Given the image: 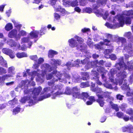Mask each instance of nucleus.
<instances>
[{"label":"nucleus","mask_w":133,"mask_h":133,"mask_svg":"<svg viewBox=\"0 0 133 133\" xmlns=\"http://www.w3.org/2000/svg\"><path fill=\"white\" fill-rule=\"evenodd\" d=\"M44 61L43 59L42 58H40L38 59V61H36L35 64L33 65V68L35 69L36 70H35L33 72L31 73L29 72L30 71L29 70H26V72H25L23 75V76L25 77L26 76V74L30 75L31 76V79L32 80L33 78L35 76V74L36 75V80L37 81L41 83L43 82L44 80L45 77V75L47 73L50 72L52 70H53V72L51 74H49L47 75L46 77L47 79H50L52 78V76L54 77L53 80L55 81H57L58 79L60 82H64V80L63 78L62 75L59 72L57 71L55 69L57 68L56 66L57 65H59L61 64V61L58 60H55L54 59L51 60V64L53 65L54 66V69L51 67L50 66L47 64H44L42 65L41 68L42 69V74L41 75L38 72H40L38 70V68L39 66V64Z\"/></svg>","instance_id":"1"},{"label":"nucleus","mask_w":133,"mask_h":133,"mask_svg":"<svg viewBox=\"0 0 133 133\" xmlns=\"http://www.w3.org/2000/svg\"><path fill=\"white\" fill-rule=\"evenodd\" d=\"M119 63L116 64V66L117 68L118 73L117 74V76L118 77L117 81L114 82L116 85H117L118 83L120 85L121 84L123 85L121 87V89L124 90L129 91L127 92V95L131 97L128 98V103L130 104H133V92H132L130 88H128V85H127V81L125 79L127 77V74L123 70L128 69L129 71L133 69L132 64L133 61H131L128 62L127 63L128 66L125 65L123 62V58L121 57L119 59ZM116 71L114 69H111L109 73V78L111 82H114L113 80V75Z\"/></svg>","instance_id":"2"},{"label":"nucleus","mask_w":133,"mask_h":133,"mask_svg":"<svg viewBox=\"0 0 133 133\" xmlns=\"http://www.w3.org/2000/svg\"><path fill=\"white\" fill-rule=\"evenodd\" d=\"M133 16V10H131L125 12V14L116 16L113 19V22L114 23V25L108 23H107L105 25L110 28L115 29L120 26H122L125 22L126 24H130L131 23V18L129 16Z\"/></svg>","instance_id":"3"},{"label":"nucleus","mask_w":133,"mask_h":133,"mask_svg":"<svg viewBox=\"0 0 133 133\" xmlns=\"http://www.w3.org/2000/svg\"><path fill=\"white\" fill-rule=\"evenodd\" d=\"M93 91L96 92V95L98 97L97 102L101 107H103L104 103L103 98V95L108 98L107 101L109 102L112 108L115 110L116 111H118L119 109L117 105L113 104V102L111 101L114 100V98L110 96L111 93L108 92H104L101 90V89L99 88H97L96 89H94Z\"/></svg>","instance_id":"4"},{"label":"nucleus","mask_w":133,"mask_h":133,"mask_svg":"<svg viewBox=\"0 0 133 133\" xmlns=\"http://www.w3.org/2000/svg\"><path fill=\"white\" fill-rule=\"evenodd\" d=\"M84 41V40L81 38L75 36L74 38H72L68 40L69 45L71 47H77L78 50H80L82 52H85L87 46L84 44H81Z\"/></svg>","instance_id":"5"},{"label":"nucleus","mask_w":133,"mask_h":133,"mask_svg":"<svg viewBox=\"0 0 133 133\" xmlns=\"http://www.w3.org/2000/svg\"><path fill=\"white\" fill-rule=\"evenodd\" d=\"M107 1V0H97V5H93V7L95 9L94 12L97 16H103V17L104 19L105 20L107 19L108 20H111V17H109L108 18L109 15L108 11H106L104 15H103V12L102 9H101L100 10H99L96 9L100 5H105Z\"/></svg>","instance_id":"6"},{"label":"nucleus","mask_w":133,"mask_h":133,"mask_svg":"<svg viewBox=\"0 0 133 133\" xmlns=\"http://www.w3.org/2000/svg\"><path fill=\"white\" fill-rule=\"evenodd\" d=\"M81 63L82 64L84 65L85 70L88 69L91 67V65H90V62L89 58H87L83 61H80L79 60L77 59L76 61L74 62V64H71V62H68L66 64V66L69 68V67H71L74 66L76 67H78L79 66V64Z\"/></svg>","instance_id":"7"},{"label":"nucleus","mask_w":133,"mask_h":133,"mask_svg":"<svg viewBox=\"0 0 133 133\" xmlns=\"http://www.w3.org/2000/svg\"><path fill=\"white\" fill-rule=\"evenodd\" d=\"M79 89L77 87H74L72 88V92L73 96L75 98H81L83 99L84 101H85V98L88 97L89 96L87 93L83 92L81 94L78 91Z\"/></svg>","instance_id":"8"},{"label":"nucleus","mask_w":133,"mask_h":133,"mask_svg":"<svg viewBox=\"0 0 133 133\" xmlns=\"http://www.w3.org/2000/svg\"><path fill=\"white\" fill-rule=\"evenodd\" d=\"M105 37L107 39H104L103 42H101L99 44H96L95 45L96 48L97 49H101L102 46L104 45H109L111 43V40L113 36L110 34H106L105 35Z\"/></svg>","instance_id":"9"},{"label":"nucleus","mask_w":133,"mask_h":133,"mask_svg":"<svg viewBox=\"0 0 133 133\" xmlns=\"http://www.w3.org/2000/svg\"><path fill=\"white\" fill-rule=\"evenodd\" d=\"M133 45L131 43L126 44L124 46L123 52L126 58H128L129 56H133Z\"/></svg>","instance_id":"10"},{"label":"nucleus","mask_w":133,"mask_h":133,"mask_svg":"<svg viewBox=\"0 0 133 133\" xmlns=\"http://www.w3.org/2000/svg\"><path fill=\"white\" fill-rule=\"evenodd\" d=\"M15 68L14 67L12 66L9 68L8 70V72L10 74L5 75L2 77H0V83H3L5 79L9 77L13 76V75L15 74L14 71Z\"/></svg>","instance_id":"11"},{"label":"nucleus","mask_w":133,"mask_h":133,"mask_svg":"<svg viewBox=\"0 0 133 133\" xmlns=\"http://www.w3.org/2000/svg\"><path fill=\"white\" fill-rule=\"evenodd\" d=\"M30 37L28 36L27 37H24L22 38L21 40V44H24L26 43H28L29 48H30L32 45V42L30 41Z\"/></svg>","instance_id":"12"},{"label":"nucleus","mask_w":133,"mask_h":133,"mask_svg":"<svg viewBox=\"0 0 133 133\" xmlns=\"http://www.w3.org/2000/svg\"><path fill=\"white\" fill-rule=\"evenodd\" d=\"M42 89L41 87H39L37 88H35L34 90L32 91V93L33 98L34 100H36L37 96L38 95Z\"/></svg>","instance_id":"13"},{"label":"nucleus","mask_w":133,"mask_h":133,"mask_svg":"<svg viewBox=\"0 0 133 133\" xmlns=\"http://www.w3.org/2000/svg\"><path fill=\"white\" fill-rule=\"evenodd\" d=\"M2 52L3 53L9 55L11 58H14L15 57L14 52L9 49L6 48H4L2 49Z\"/></svg>","instance_id":"14"},{"label":"nucleus","mask_w":133,"mask_h":133,"mask_svg":"<svg viewBox=\"0 0 133 133\" xmlns=\"http://www.w3.org/2000/svg\"><path fill=\"white\" fill-rule=\"evenodd\" d=\"M12 47L15 46L19 49L22 50H26L27 47L25 46L24 44H23L21 47L20 46V45L19 43L13 42V43L11 45Z\"/></svg>","instance_id":"15"},{"label":"nucleus","mask_w":133,"mask_h":133,"mask_svg":"<svg viewBox=\"0 0 133 133\" xmlns=\"http://www.w3.org/2000/svg\"><path fill=\"white\" fill-rule=\"evenodd\" d=\"M98 71L104 73L102 74V79L103 82H105L107 80V78L105 76V74L107 72L106 71L104 70L103 67H101L100 68L99 70H98Z\"/></svg>","instance_id":"16"},{"label":"nucleus","mask_w":133,"mask_h":133,"mask_svg":"<svg viewBox=\"0 0 133 133\" xmlns=\"http://www.w3.org/2000/svg\"><path fill=\"white\" fill-rule=\"evenodd\" d=\"M39 34L38 31L36 30H33L31 31L29 34V36L30 39H32L34 38H36L38 37Z\"/></svg>","instance_id":"17"},{"label":"nucleus","mask_w":133,"mask_h":133,"mask_svg":"<svg viewBox=\"0 0 133 133\" xmlns=\"http://www.w3.org/2000/svg\"><path fill=\"white\" fill-rule=\"evenodd\" d=\"M17 32L16 30L13 29L9 34L8 36L10 38H15L17 40Z\"/></svg>","instance_id":"18"},{"label":"nucleus","mask_w":133,"mask_h":133,"mask_svg":"<svg viewBox=\"0 0 133 133\" xmlns=\"http://www.w3.org/2000/svg\"><path fill=\"white\" fill-rule=\"evenodd\" d=\"M92 74L95 76V78L93 77V78L96 79L97 83L100 85H101L102 83L98 80V75L97 73L95 71H92Z\"/></svg>","instance_id":"19"},{"label":"nucleus","mask_w":133,"mask_h":133,"mask_svg":"<svg viewBox=\"0 0 133 133\" xmlns=\"http://www.w3.org/2000/svg\"><path fill=\"white\" fill-rule=\"evenodd\" d=\"M26 35L27 32L26 31L24 30L19 31L17 34V40H19L21 36H25Z\"/></svg>","instance_id":"20"},{"label":"nucleus","mask_w":133,"mask_h":133,"mask_svg":"<svg viewBox=\"0 0 133 133\" xmlns=\"http://www.w3.org/2000/svg\"><path fill=\"white\" fill-rule=\"evenodd\" d=\"M104 61L103 60L100 61L98 63V61H96L95 62H90V65H91V67H95L97 66V64H99L102 65H103V64L104 63Z\"/></svg>","instance_id":"21"},{"label":"nucleus","mask_w":133,"mask_h":133,"mask_svg":"<svg viewBox=\"0 0 133 133\" xmlns=\"http://www.w3.org/2000/svg\"><path fill=\"white\" fill-rule=\"evenodd\" d=\"M16 57L19 58L26 57L28 56L27 54L25 52H18L16 54Z\"/></svg>","instance_id":"22"},{"label":"nucleus","mask_w":133,"mask_h":133,"mask_svg":"<svg viewBox=\"0 0 133 133\" xmlns=\"http://www.w3.org/2000/svg\"><path fill=\"white\" fill-rule=\"evenodd\" d=\"M54 7L55 8V10L56 11H59L63 14H64L65 13V10L61 8V7L59 6L57 8L56 7V6H54Z\"/></svg>","instance_id":"23"},{"label":"nucleus","mask_w":133,"mask_h":133,"mask_svg":"<svg viewBox=\"0 0 133 133\" xmlns=\"http://www.w3.org/2000/svg\"><path fill=\"white\" fill-rule=\"evenodd\" d=\"M28 101V102L29 103H34L33 102V101H31V99H30V98L29 97H24L22 98L20 100V102L22 103H25L26 101Z\"/></svg>","instance_id":"24"},{"label":"nucleus","mask_w":133,"mask_h":133,"mask_svg":"<svg viewBox=\"0 0 133 133\" xmlns=\"http://www.w3.org/2000/svg\"><path fill=\"white\" fill-rule=\"evenodd\" d=\"M58 52L55 51L50 50L48 53V56L49 57L52 58L55 55L57 54Z\"/></svg>","instance_id":"25"},{"label":"nucleus","mask_w":133,"mask_h":133,"mask_svg":"<svg viewBox=\"0 0 133 133\" xmlns=\"http://www.w3.org/2000/svg\"><path fill=\"white\" fill-rule=\"evenodd\" d=\"M5 30L7 31H9L13 28V26L12 24L9 23L5 25Z\"/></svg>","instance_id":"26"},{"label":"nucleus","mask_w":133,"mask_h":133,"mask_svg":"<svg viewBox=\"0 0 133 133\" xmlns=\"http://www.w3.org/2000/svg\"><path fill=\"white\" fill-rule=\"evenodd\" d=\"M0 63L1 65L5 67H7V65L6 62L4 60L2 56L0 57Z\"/></svg>","instance_id":"27"},{"label":"nucleus","mask_w":133,"mask_h":133,"mask_svg":"<svg viewBox=\"0 0 133 133\" xmlns=\"http://www.w3.org/2000/svg\"><path fill=\"white\" fill-rule=\"evenodd\" d=\"M132 129V127L131 125L126 127H124L122 128L123 131L125 132L126 131H129Z\"/></svg>","instance_id":"28"},{"label":"nucleus","mask_w":133,"mask_h":133,"mask_svg":"<svg viewBox=\"0 0 133 133\" xmlns=\"http://www.w3.org/2000/svg\"><path fill=\"white\" fill-rule=\"evenodd\" d=\"M89 99L90 101H88L87 102V105H90L92 103L95 101L94 97L93 96L90 97Z\"/></svg>","instance_id":"29"},{"label":"nucleus","mask_w":133,"mask_h":133,"mask_svg":"<svg viewBox=\"0 0 133 133\" xmlns=\"http://www.w3.org/2000/svg\"><path fill=\"white\" fill-rule=\"evenodd\" d=\"M105 57L108 58H110L111 60H115L116 58V57L115 55L112 54L111 55H108L105 54Z\"/></svg>","instance_id":"30"},{"label":"nucleus","mask_w":133,"mask_h":133,"mask_svg":"<svg viewBox=\"0 0 133 133\" xmlns=\"http://www.w3.org/2000/svg\"><path fill=\"white\" fill-rule=\"evenodd\" d=\"M103 84L104 86L107 88H109L110 89H114L115 90L117 89V88L116 87H114L113 85L112 86L111 84H107L106 83H105V84L104 83Z\"/></svg>","instance_id":"31"},{"label":"nucleus","mask_w":133,"mask_h":133,"mask_svg":"<svg viewBox=\"0 0 133 133\" xmlns=\"http://www.w3.org/2000/svg\"><path fill=\"white\" fill-rule=\"evenodd\" d=\"M72 90V89H71L70 88L67 87L66 88L64 93L67 95H70L71 94H73Z\"/></svg>","instance_id":"32"},{"label":"nucleus","mask_w":133,"mask_h":133,"mask_svg":"<svg viewBox=\"0 0 133 133\" xmlns=\"http://www.w3.org/2000/svg\"><path fill=\"white\" fill-rule=\"evenodd\" d=\"M12 21L14 24L15 27L17 28H20L22 26V25L21 24H19L18 23L16 22L14 20L12 19Z\"/></svg>","instance_id":"33"},{"label":"nucleus","mask_w":133,"mask_h":133,"mask_svg":"<svg viewBox=\"0 0 133 133\" xmlns=\"http://www.w3.org/2000/svg\"><path fill=\"white\" fill-rule=\"evenodd\" d=\"M91 39L90 38H88L87 43L90 47L92 48L93 46V45L92 42H91Z\"/></svg>","instance_id":"34"},{"label":"nucleus","mask_w":133,"mask_h":133,"mask_svg":"<svg viewBox=\"0 0 133 133\" xmlns=\"http://www.w3.org/2000/svg\"><path fill=\"white\" fill-rule=\"evenodd\" d=\"M63 94V93L61 92H58L55 93L54 94H53L52 97V99H55L56 98V97H58L60 96L61 95H62Z\"/></svg>","instance_id":"35"},{"label":"nucleus","mask_w":133,"mask_h":133,"mask_svg":"<svg viewBox=\"0 0 133 133\" xmlns=\"http://www.w3.org/2000/svg\"><path fill=\"white\" fill-rule=\"evenodd\" d=\"M83 80H87L89 78V75L88 74L87 72H84L83 73Z\"/></svg>","instance_id":"36"},{"label":"nucleus","mask_w":133,"mask_h":133,"mask_svg":"<svg viewBox=\"0 0 133 133\" xmlns=\"http://www.w3.org/2000/svg\"><path fill=\"white\" fill-rule=\"evenodd\" d=\"M68 4L69 5H70L72 7H74L78 5V2L76 1L71 2H69Z\"/></svg>","instance_id":"37"},{"label":"nucleus","mask_w":133,"mask_h":133,"mask_svg":"<svg viewBox=\"0 0 133 133\" xmlns=\"http://www.w3.org/2000/svg\"><path fill=\"white\" fill-rule=\"evenodd\" d=\"M20 111V109L19 107H17L13 109V115H16Z\"/></svg>","instance_id":"38"},{"label":"nucleus","mask_w":133,"mask_h":133,"mask_svg":"<svg viewBox=\"0 0 133 133\" xmlns=\"http://www.w3.org/2000/svg\"><path fill=\"white\" fill-rule=\"evenodd\" d=\"M17 102V99L15 98H14L13 100L10 101L9 102V103L12 105L16 104Z\"/></svg>","instance_id":"39"},{"label":"nucleus","mask_w":133,"mask_h":133,"mask_svg":"<svg viewBox=\"0 0 133 133\" xmlns=\"http://www.w3.org/2000/svg\"><path fill=\"white\" fill-rule=\"evenodd\" d=\"M126 113L129 115H131L133 114V110L132 109L129 108L127 110Z\"/></svg>","instance_id":"40"},{"label":"nucleus","mask_w":133,"mask_h":133,"mask_svg":"<svg viewBox=\"0 0 133 133\" xmlns=\"http://www.w3.org/2000/svg\"><path fill=\"white\" fill-rule=\"evenodd\" d=\"M50 96V95L49 94L46 95L45 96H41V97L39 99V100L40 101L43 100V99L49 97Z\"/></svg>","instance_id":"41"},{"label":"nucleus","mask_w":133,"mask_h":133,"mask_svg":"<svg viewBox=\"0 0 133 133\" xmlns=\"http://www.w3.org/2000/svg\"><path fill=\"white\" fill-rule=\"evenodd\" d=\"M131 35V33L130 32H129L125 33L124 36L125 37L129 38L130 37Z\"/></svg>","instance_id":"42"},{"label":"nucleus","mask_w":133,"mask_h":133,"mask_svg":"<svg viewBox=\"0 0 133 133\" xmlns=\"http://www.w3.org/2000/svg\"><path fill=\"white\" fill-rule=\"evenodd\" d=\"M89 85L88 82H83L81 84V87L82 88L89 86Z\"/></svg>","instance_id":"43"},{"label":"nucleus","mask_w":133,"mask_h":133,"mask_svg":"<svg viewBox=\"0 0 133 133\" xmlns=\"http://www.w3.org/2000/svg\"><path fill=\"white\" fill-rule=\"evenodd\" d=\"M79 2L81 5L82 6H84L87 3V1H86V0H80Z\"/></svg>","instance_id":"44"},{"label":"nucleus","mask_w":133,"mask_h":133,"mask_svg":"<svg viewBox=\"0 0 133 133\" xmlns=\"http://www.w3.org/2000/svg\"><path fill=\"white\" fill-rule=\"evenodd\" d=\"M73 81L76 82H79L80 81L81 78H79L77 77L76 78L73 77L72 78Z\"/></svg>","instance_id":"45"},{"label":"nucleus","mask_w":133,"mask_h":133,"mask_svg":"<svg viewBox=\"0 0 133 133\" xmlns=\"http://www.w3.org/2000/svg\"><path fill=\"white\" fill-rule=\"evenodd\" d=\"M30 58L31 59L36 61H37V56L36 55L30 56Z\"/></svg>","instance_id":"46"},{"label":"nucleus","mask_w":133,"mask_h":133,"mask_svg":"<svg viewBox=\"0 0 133 133\" xmlns=\"http://www.w3.org/2000/svg\"><path fill=\"white\" fill-rule=\"evenodd\" d=\"M54 17L55 19L59 20L61 17V16L58 14L55 13L54 14Z\"/></svg>","instance_id":"47"},{"label":"nucleus","mask_w":133,"mask_h":133,"mask_svg":"<svg viewBox=\"0 0 133 133\" xmlns=\"http://www.w3.org/2000/svg\"><path fill=\"white\" fill-rule=\"evenodd\" d=\"M123 113L119 112L116 114V116L119 118L123 117Z\"/></svg>","instance_id":"48"},{"label":"nucleus","mask_w":133,"mask_h":133,"mask_svg":"<svg viewBox=\"0 0 133 133\" xmlns=\"http://www.w3.org/2000/svg\"><path fill=\"white\" fill-rule=\"evenodd\" d=\"M6 72V71L5 69L0 67V74L5 73Z\"/></svg>","instance_id":"49"},{"label":"nucleus","mask_w":133,"mask_h":133,"mask_svg":"<svg viewBox=\"0 0 133 133\" xmlns=\"http://www.w3.org/2000/svg\"><path fill=\"white\" fill-rule=\"evenodd\" d=\"M126 107L127 105L126 104H123L120 107V108L122 109V110L123 111Z\"/></svg>","instance_id":"50"},{"label":"nucleus","mask_w":133,"mask_h":133,"mask_svg":"<svg viewBox=\"0 0 133 133\" xmlns=\"http://www.w3.org/2000/svg\"><path fill=\"white\" fill-rule=\"evenodd\" d=\"M112 51L110 49H106L105 50V54L107 55H110V53Z\"/></svg>","instance_id":"51"},{"label":"nucleus","mask_w":133,"mask_h":133,"mask_svg":"<svg viewBox=\"0 0 133 133\" xmlns=\"http://www.w3.org/2000/svg\"><path fill=\"white\" fill-rule=\"evenodd\" d=\"M123 97L124 96H123L121 95L120 94L117 95L116 96V97L117 99L120 100H122V99Z\"/></svg>","instance_id":"52"},{"label":"nucleus","mask_w":133,"mask_h":133,"mask_svg":"<svg viewBox=\"0 0 133 133\" xmlns=\"http://www.w3.org/2000/svg\"><path fill=\"white\" fill-rule=\"evenodd\" d=\"M84 10L87 13H90L91 12V9L90 8H87Z\"/></svg>","instance_id":"53"},{"label":"nucleus","mask_w":133,"mask_h":133,"mask_svg":"<svg viewBox=\"0 0 133 133\" xmlns=\"http://www.w3.org/2000/svg\"><path fill=\"white\" fill-rule=\"evenodd\" d=\"M45 29V27H42L41 28V29L40 30V34L41 35H42L44 34V31Z\"/></svg>","instance_id":"54"},{"label":"nucleus","mask_w":133,"mask_h":133,"mask_svg":"<svg viewBox=\"0 0 133 133\" xmlns=\"http://www.w3.org/2000/svg\"><path fill=\"white\" fill-rule=\"evenodd\" d=\"M57 0H50V4L54 6Z\"/></svg>","instance_id":"55"},{"label":"nucleus","mask_w":133,"mask_h":133,"mask_svg":"<svg viewBox=\"0 0 133 133\" xmlns=\"http://www.w3.org/2000/svg\"><path fill=\"white\" fill-rule=\"evenodd\" d=\"M81 31L82 32H85L87 31H90V29L89 28H85L82 29Z\"/></svg>","instance_id":"56"},{"label":"nucleus","mask_w":133,"mask_h":133,"mask_svg":"<svg viewBox=\"0 0 133 133\" xmlns=\"http://www.w3.org/2000/svg\"><path fill=\"white\" fill-rule=\"evenodd\" d=\"M64 76H65L66 78L68 79H69L71 78V77L70 75L67 74H65Z\"/></svg>","instance_id":"57"},{"label":"nucleus","mask_w":133,"mask_h":133,"mask_svg":"<svg viewBox=\"0 0 133 133\" xmlns=\"http://www.w3.org/2000/svg\"><path fill=\"white\" fill-rule=\"evenodd\" d=\"M123 117V119L125 121H128L129 119V117L127 116L126 115H125L124 117Z\"/></svg>","instance_id":"58"},{"label":"nucleus","mask_w":133,"mask_h":133,"mask_svg":"<svg viewBox=\"0 0 133 133\" xmlns=\"http://www.w3.org/2000/svg\"><path fill=\"white\" fill-rule=\"evenodd\" d=\"M5 107L6 105L5 104H1L0 105V109H3L5 108Z\"/></svg>","instance_id":"59"},{"label":"nucleus","mask_w":133,"mask_h":133,"mask_svg":"<svg viewBox=\"0 0 133 133\" xmlns=\"http://www.w3.org/2000/svg\"><path fill=\"white\" fill-rule=\"evenodd\" d=\"M94 39L95 41H97L99 39L98 36L95 35L94 36Z\"/></svg>","instance_id":"60"},{"label":"nucleus","mask_w":133,"mask_h":133,"mask_svg":"<svg viewBox=\"0 0 133 133\" xmlns=\"http://www.w3.org/2000/svg\"><path fill=\"white\" fill-rule=\"evenodd\" d=\"M119 40L121 41L122 42H125L126 41V39L123 37H119Z\"/></svg>","instance_id":"61"},{"label":"nucleus","mask_w":133,"mask_h":133,"mask_svg":"<svg viewBox=\"0 0 133 133\" xmlns=\"http://www.w3.org/2000/svg\"><path fill=\"white\" fill-rule=\"evenodd\" d=\"M126 7L128 8L129 7H133V2H131L129 3V4L128 5L127 4Z\"/></svg>","instance_id":"62"},{"label":"nucleus","mask_w":133,"mask_h":133,"mask_svg":"<svg viewBox=\"0 0 133 133\" xmlns=\"http://www.w3.org/2000/svg\"><path fill=\"white\" fill-rule=\"evenodd\" d=\"M75 11L78 12H80L81 10V9L78 7H76L75 8Z\"/></svg>","instance_id":"63"},{"label":"nucleus","mask_w":133,"mask_h":133,"mask_svg":"<svg viewBox=\"0 0 133 133\" xmlns=\"http://www.w3.org/2000/svg\"><path fill=\"white\" fill-rule=\"evenodd\" d=\"M44 92H48L49 91V90H50V87H46L44 88Z\"/></svg>","instance_id":"64"}]
</instances>
